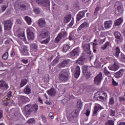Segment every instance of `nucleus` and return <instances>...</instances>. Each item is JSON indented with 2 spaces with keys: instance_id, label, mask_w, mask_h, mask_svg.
Here are the masks:
<instances>
[{
  "instance_id": "473e14b6",
  "label": "nucleus",
  "mask_w": 125,
  "mask_h": 125,
  "mask_svg": "<svg viewBox=\"0 0 125 125\" xmlns=\"http://www.w3.org/2000/svg\"><path fill=\"white\" fill-rule=\"evenodd\" d=\"M82 69L83 75H86L85 73H87V71H88V66L83 65V66Z\"/></svg>"
},
{
  "instance_id": "ea45409f",
  "label": "nucleus",
  "mask_w": 125,
  "mask_h": 125,
  "mask_svg": "<svg viewBox=\"0 0 125 125\" xmlns=\"http://www.w3.org/2000/svg\"><path fill=\"white\" fill-rule=\"evenodd\" d=\"M104 73L105 75V76H111V72L107 70V68L106 67L104 68Z\"/></svg>"
},
{
  "instance_id": "f704fd0d",
  "label": "nucleus",
  "mask_w": 125,
  "mask_h": 125,
  "mask_svg": "<svg viewBox=\"0 0 125 125\" xmlns=\"http://www.w3.org/2000/svg\"><path fill=\"white\" fill-rule=\"evenodd\" d=\"M18 7L21 8V10H26V5L23 4L17 3Z\"/></svg>"
},
{
  "instance_id": "9b49d317",
  "label": "nucleus",
  "mask_w": 125,
  "mask_h": 125,
  "mask_svg": "<svg viewBox=\"0 0 125 125\" xmlns=\"http://www.w3.org/2000/svg\"><path fill=\"white\" fill-rule=\"evenodd\" d=\"M109 70L116 72L117 70L120 68V65L118 62H114L112 65L108 66Z\"/></svg>"
},
{
  "instance_id": "ddd939ff",
  "label": "nucleus",
  "mask_w": 125,
  "mask_h": 125,
  "mask_svg": "<svg viewBox=\"0 0 125 125\" xmlns=\"http://www.w3.org/2000/svg\"><path fill=\"white\" fill-rule=\"evenodd\" d=\"M8 84H7L5 81H0V88H1V89L6 90L8 89Z\"/></svg>"
},
{
  "instance_id": "2eb2a0df",
  "label": "nucleus",
  "mask_w": 125,
  "mask_h": 125,
  "mask_svg": "<svg viewBox=\"0 0 125 125\" xmlns=\"http://www.w3.org/2000/svg\"><path fill=\"white\" fill-rule=\"evenodd\" d=\"M114 36L118 42H121L123 41V37H122V35L120 32L118 31L114 32Z\"/></svg>"
},
{
  "instance_id": "680f3d73",
  "label": "nucleus",
  "mask_w": 125,
  "mask_h": 125,
  "mask_svg": "<svg viewBox=\"0 0 125 125\" xmlns=\"http://www.w3.org/2000/svg\"><path fill=\"white\" fill-rule=\"evenodd\" d=\"M49 117H50V118L52 119H53L54 117L53 116V113L52 112H50L49 114Z\"/></svg>"
},
{
  "instance_id": "8fccbe9b",
  "label": "nucleus",
  "mask_w": 125,
  "mask_h": 125,
  "mask_svg": "<svg viewBox=\"0 0 125 125\" xmlns=\"http://www.w3.org/2000/svg\"><path fill=\"white\" fill-rule=\"evenodd\" d=\"M105 125H114V121L113 120H108Z\"/></svg>"
},
{
  "instance_id": "49530a36",
  "label": "nucleus",
  "mask_w": 125,
  "mask_h": 125,
  "mask_svg": "<svg viewBox=\"0 0 125 125\" xmlns=\"http://www.w3.org/2000/svg\"><path fill=\"white\" fill-rule=\"evenodd\" d=\"M8 104H9V105H12V103L11 102H10V101L8 100V101H5L3 102V105H4V106H7V105H8Z\"/></svg>"
},
{
  "instance_id": "864d4df0",
  "label": "nucleus",
  "mask_w": 125,
  "mask_h": 125,
  "mask_svg": "<svg viewBox=\"0 0 125 125\" xmlns=\"http://www.w3.org/2000/svg\"><path fill=\"white\" fill-rule=\"evenodd\" d=\"M27 122L28 124H33V123H35V119L31 118L30 119L28 120Z\"/></svg>"
},
{
  "instance_id": "3c124183",
  "label": "nucleus",
  "mask_w": 125,
  "mask_h": 125,
  "mask_svg": "<svg viewBox=\"0 0 125 125\" xmlns=\"http://www.w3.org/2000/svg\"><path fill=\"white\" fill-rule=\"evenodd\" d=\"M82 106H83V104H82V102L79 101L77 102V107L79 109H82Z\"/></svg>"
},
{
  "instance_id": "cd10ccee",
  "label": "nucleus",
  "mask_w": 125,
  "mask_h": 125,
  "mask_svg": "<svg viewBox=\"0 0 125 125\" xmlns=\"http://www.w3.org/2000/svg\"><path fill=\"white\" fill-rule=\"evenodd\" d=\"M71 46L69 44H64L63 47V52H67L70 49Z\"/></svg>"
},
{
  "instance_id": "f03ea898",
  "label": "nucleus",
  "mask_w": 125,
  "mask_h": 125,
  "mask_svg": "<svg viewBox=\"0 0 125 125\" xmlns=\"http://www.w3.org/2000/svg\"><path fill=\"white\" fill-rule=\"evenodd\" d=\"M68 78H69V75L65 70L61 71L59 74V78L62 82H67Z\"/></svg>"
},
{
  "instance_id": "c85d7f7f",
  "label": "nucleus",
  "mask_w": 125,
  "mask_h": 125,
  "mask_svg": "<svg viewBox=\"0 0 125 125\" xmlns=\"http://www.w3.org/2000/svg\"><path fill=\"white\" fill-rule=\"evenodd\" d=\"M122 23H123V18H120L114 22V24L115 26H119V25Z\"/></svg>"
},
{
  "instance_id": "338daca9",
  "label": "nucleus",
  "mask_w": 125,
  "mask_h": 125,
  "mask_svg": "<svg viewBox=\"0 0 125 125\" xmlns=\"http://www.w3.org/2000/svg\"><path fill=\"white\" fill-rule=\"evenodd\" d=\"M6 9V6L5 5H2L1 6V10L2 11H5V10Z\"/></svg>"
},
{
  "instance_id": "6e6d98bb",
  "label": "nucleus",
  "mask_w": 125,
  "mask_h": 125,
  "mask_svg": "<svg viewBox=\"0 0 125 125\" xmlns=\"http://www.w3.org/2000/svg\"><path fill=\"white\" fill-rule=\"evenodd\" d=\"M8 98H10L12 96V92L11 91H10L7 94Z\"/></svg>"
},
{
  "instance_id": "393cba45",
  "label": "nucleus",
  "mask_w": 125,
  "mask_h": 125,
  "mask_svg": "<svg viewBox=\"0 0 125 125\" xmlns=\"http://www.w3.org/2000/svg\"><path fill=\"white\" fill-rule=\"evenodd\" d=\"M83 17H84V12L83 11H81L78 13L77 16V21H80Z\"/></svg>"
},
{
  "instance_id": "7c9ffc66",
  "label": "nucleus",
  "mask_w": 125,
  "mask_h": 125,
  "mask_svg": "<svg viewBox=\"0 0 125 125\" xmlns=\"http://www.w3.org/2000/svg\"><path fill=\"white\" fill-rule=\"evenodd\" d=\"M23 92L25 94H30V93H31V89H30V86L27 85L24 88Z\"/></svg>"
},
{
  "instance_id": "f3484780",
  "label": "nucleus",
  "mask_w": 125,
  "mask_h": 125,
  "mask_svg": "<svg viewBox=\"0 0 125 125\" xmlns=\"http://www.w3.org/2000/svg\"><path fill=\"white\" fill-rule=\"evenodd\" d=\"M38 24L40 28H43V27H45V20L43 18L40 19L38 20Z\"/></svg>"
},
{
  "instance_id": "6e6552de",
  "label": "nucleus",
  "mask_w": 125,
  "mask_h": 125,
  "mask_svg": "<svg viewBox=\"0 0 125 125\" xmlns=\"http://www.w3.org/2000/svg\"><path fill=\"white\" fill-rule=\"evenodd\" d=\"M101 81H102V73L100 72L95 77L94 83L95 84L98 85V84H100L101 83Z\"/></svg>"
},
{
  "instance_id": "79ce46f5",
  "label": "nucleus",
  "mask_w": 125,
  "mask_h": 125,
  "mask_svg": "<svg viewBox=\"0 0 125 125\" xmlns=\"http://www.w3.org/2000/svg\"><path fill=\"white\" fill-rule=\"evenodd\" d=\"M27 80L26 79L21 80V87H23L24 85L27 84Z\"/></svg>"
},
{
  "instance_id": "423d86ee",
  "label": "nucleus",
  "mask_w": 125,
  "mask_h": 125,
  "mask_svg": "<svg viewBox=\"0 0 125 125\" xmlns=\"http://www.w3.org/2000/svg\"><path fill=\"white\" fill-rule=\"evenodd\" d=\"M12 21H4V28L5 30L9 31L12 28Z\"/></svg>"
},
{
  "instance_id": "de8ad7c7",
  "label": "nucleus",
  "mask_w": 125,
  "mask_h": 125,
  "mask_svg": "<svg viewBox=\"0 0 125 125\" xmlns=\"http://www.w3.org/2000/svg\"><path fill=\"white\" fill-rule=\"evenodd\" d=\"M74 117L73 113L70 114L67 117V119L69 122H71L72 121V120L74 119Z\"/></svg>"
},
{
  "instance_id": "39448f33",
  "label": "nucleus",
  "mask_w": 125,
  "mask_h": 125,
  "mask_svg": "<svg viewBox=\"0 0 125 125\" xmlns=\"http://www.w3.org/2000/svg\"><path fill=\"white\" fill-rule=\"evenodd\" d=\"M27 39L29 41H34L35 39V34H34V32L32 31V29H31V28H28L27 29Z\"/></svg>"
},
{
  "instance_id": "aec40b11",
  "label": "nucleus",
  "mask_w": 125,
  "mask_h": 125,
  "mask_svg": "<svg viewBox=\"0 0 125 125\" xmlns=\"http://www.w3.org/2000/svg\"><path fill=\"white\" fill-rule=\"evenodd\" d=\"M84 60H85V58H84L83 56H81L76 61V64H79V65H83Z\"/></svg>"
},
{
  "instance_id": "a19ab883",
  "label": "nucleus",
  "mask_w": 125,
  "mask_h": 125,
  "mask_svg": "<svg viewBox=\"0 0 125 125\" xmlns=\"http://www.w3.org/2000/svg\"><path fill=\"white\" fill-rule=\"evenodd\" d=\"M94 64L95 66V67H97V68L100 67L101 66V63H100V62L96 60L95 62H94Z\"/></svg>"
},
{
  "instance_id": "a878e982",
  "label": "nucleus",
  "mask_w": 125,
  "mask_h": 125,
  "mask_svg": "<svg viewBox=\"0 0 125 125\" xmlns=\"http://www.w3.org/2000/svg\"><path fill=\"white\" fill-rule=\"evenodd\" d=\"M114 50H115V56L116 57H119V55H120V53H121V50H120V47L117 46L115 48Z\"/></svg>"
},
{
  "instance_id": "4468645a",
  "label": "nucleus",
  "mask_w": 125,
  "mask_h": 125,
  "mask_svg": "<svg viewBox=\"0 0 125 125\" xmlns=\"http://www.w3.org/2000/svg\"><path fill=\"white\" fill-rule=\"evenodd\" d=\"M104 26L106 30L110 29V28L113 26V21L110 20L104 21Z\"/></svg>"
},
{
  "instance_id": "052dcab7",
  "label": "nucleus",
  "mask_w": 125,
  "mask_h": 125,
  "mask_svg": "<svg viewBox=\"0 0 125 125\" xmlns=\"http://www.w3.org/2000/svg\"><path fill=\"white\" fill-rule=\"evenodd\" d=\"M117 10L118 11L119 14L118 15H120V14H122L123 11L122 10V8H120V7L117 8Z\"/></svg>"
},
{
  "instance_id": "0e129e2a",
  "label": "nucleus",
  "mask_w": 125,
  "mask_h": 125,
  "mask_svg": "<svg viewBox=\"0 0 125 125\" xmlns=\"http://www.w3.org/2000/svg\"><path fill=\"white\" fill-rule=\"evenodd\" d=\"M62 35V36L63 38H66V36H67V32H64L62 33H61Z\"/></svg>"
},
{
  "instance_id": "0eeeda50",
  "label": "nucleus",
  "mask_w": 125,
  "mask_h": 125,
  "mask_svg": "<svg viewBox=\"0 0 125 125\" xmlns=\"http://www.w3.org/2000/svg\"><path fill=\"white\" fill-rule=\"evenodd\" d=\"M18 99L20 103H21V104H24V103H27V102H29V101H30L29 98L24 96H19Z\"/></svg>"
},
{
  "instance_id": "09e8293b",
  "label": "nucleus",
  "mask_w": 125,
  "mask_h": 125,
  "mask_svg": "<svg viewBox=\"0 0 125 125\" xmlns=\"http://www.w3.org/2000/svg\"><path fill=\"white\" fill-rule=\"evenodd\" d=\"M112 85H114V86H118L119 85V83L115 81L114 80V78L112 79Z\"/></svg>"
},
{
  "instance_id": "bb28decb",
  "label": "nucleus",
  "mask_w": 125,
  "mask_h": 125,
  "mask_svg": "<svg viewBox=\"0 0 125 125\" xmlns=\"http://www.w3.org/2000/svg\"><path fill=\"white\" fill-rule=\"evenodd\" d=\"M88 24L86 22H83L81 25L79 26L78 30V31H81L82 29H83V28H86L88 27Z\"/></svg>"
},
{
  "instance_id": "603ef678",
  "label": "nucleus",
  "mask_w": 125,
  "mask_h": 125,
  "mask_svg": "<svg viewBox=\"0 0 125 125\" xmlns=\"http://www.w3.org/2000/svg\"><path fill=\"white\" fill-rule=\"evenodd\" d=\"M50 40V38H48L46 39V40H45L42 42V43H44L45 44H46V43H48L49 42V41Z\"/></svg>"
},
{
  "instance_id": "9d476101",
  "label": "nucleus",
  "mask_w": 125,
  "mask_h": 125,
  "mask_svg": "<svg viewBox=\"0 0 125 125\" xmlns=\"http://www.w3.org/2000/svg\"><path fill=\"white\" fill-rule=\"evenodd\" d=\"M82 45H83V50L86 53H90V45L89 43H84V42H83Z\"/></svg>"
},
{
  "instance_id": "69168bd1",
  "label": "nucleus",
  "mask_w": 125,
  "mask_h": 125,
  "mask_svg": "<svg viewBox=\"0 0 125 125\" xmlns=\"http://www.w3.org/2000/svg\"><path fill=\"white\" fill-rule=\"evenodd\" d=\"M21 62H22V63H24V64H27L28 63V60L22 59L21 60Z\"/></svg>"
},
{
  "instance_id": "c9c22d12",
  "label": "nucleus",
  "mask_w": 125,
  "mask_h": 125,
  "mask_svg": "<svg viewBox=\"0 0 125 125\" xmlns=\"http://www.w3.org/2000/svg\"><path fill=\"white\" fill-rule=\"evenodd\" d=\"M24 19L28 25H30V24L32 23V20H31V18L28 17L27 16L25 17Z\"/></svg>"
},
{
  "instance_id": "7ed1b4c3",
  "label": "nucleus",
  "mask_w": 125,
  "mask_h": 125,
  "mask_svg": "<svg viewBox=\"0 0 125 125\" xmlns=\"http://www.w3.org/2000/svg\"><path fill=\"white\" fill-rule=\"evenodd\" d=\"M36 2L43 6L44 8H49V5H50L49 0H36Z\"/></svg>"
},
{
  "instance_id": "13d9d810",
  "label": "nucleus",
  "mask_w": 125,
  "mask_h": 125,
  "mask_svg": "<svg viewBox=\"0 0 125 125\" xmlns=\"http://www.w3.org/2000/svg\"><path fill=\"white\" fill-rule=\"evenodd\" d=\"M121 59L123 61H125V54H121Z\"/></svg>"
},
{
  "instance_id": "412c9836",
  "label": "nucleus",
  "mask_w": 125,
  "mask_h": 125,
  "mask_svg": "<svg viewBox=\"0 0 125 125\" xmlns=\"http://www.w3.org/2000/svg\"><path fill=\"white\" fill-rule=\"evenodd\" d=\"M40 37H41L42 39L47 38L48 37V31L45 29H43L42 31Z\"/></svg>"
},
{
  "instance_id": "5fc2aeb1",
  "label": "nucleus",
  "mask_w": 125,
  "mask_h": 125,
  "mask_svg": "<svg viewBox=\"0 0 125 125\" xmlns=\"http://www.w3.org/2000/svg\"><path fill=\"white\" fill-rule=\"evenodd\" d=\"M116 113V111L113 110H110V116H112V117H114L115 116V114Z\"/></svg>"
},
{
  "instance_id": "bf43d9fd",
  "label": "nucleus",
  "mask_w": 125,
  "mask_h": 125,
  "mask_svg": "<svg viewBox=\"0 0 125 125\" xmlns=\"http://www.w3.org/2000/svg\"><path fill=\"white\" fill-rule=\"evenodd\" d=\"M41 118L42 119V121L43 122V123H45V122H46V117H45V116L42 115L41 116Z\"/></svg>"
},
{
  "instance_id": "774afa93",
  "label": "nucleus",
  "mask_w": 125,
  "mask_h": 125,
  "mask_svg": "<svg viewBox=\"0 0 125 125\" xmlns=\"http://www.w3.org/2000/svg\"><path fill=\"white\" fill-rule=\"evenodd\" d=\"M119 100L120 101H125V97H119Z\"/></svg>"
},
{
  "instance_id": "1a4fd4ad",
  "label": "nucleus",
  "mask_w": 125,
  "mask_h": 125,
  "mask_svg": "<svg viewBox=\"0 0 125 125\" xmlns=\"http://www.w3.org/2000/svg\"><path fill=\"white\" fill-rule=\"evenodd\" d=\"M80 52H81V50L80 49L79 47H77L73 50H72L71 53V57H74V56H79V54H80Z\"/></svg>"
},
{
  "instance_id": "b1692460",
  "label": "nucleus",
  "mask_w": 125,
  "mask_h": 125,
  "mask_svg": "<svg viewBox=\"0 0 125 125\" xmlns=\"http://www.w3.org/2000/svg\"><path fill=\"white\" fill-rule=\"evenodd\" d=\"M47 92L51 96H55L56 95V90L54 88H51L50 90L47 91Z\"/></svg>"
},
{
  "instance_id": "37998d69",
  "label": "nucleus",
  "mask_w": 125,
  "mask_h": 125,
  "mask_svg": "<svg viewBox=\"0 0 125 125\" xmlns=\"http://www.w3.org/2000/svg\"><path fill=\"white\" fill-rule=\"evenodd\" d=\"M2 58L4 60H6L8 58V53L7 52H5L2 56Z\"/></svg>"
},
{
  "instance_id": "2f4dec72",
  "label": "nucleus",
  "mask_w": 125,
  "mask_h": 125,
  "mask_svg": "<svg viewBox=\"0 0 125 125\" xmlns=\"http://www.w3.org/2000/svg\"><path fill=\"white\" fill-rule=\"evenodd\" d=\"M71 18H72V15H71L65 17L63 19L64 23H68L71 20Z\"/></svg>"
},
{
  "instance_id": "a211bd4d",
  "label": "nucleus",
  "mask_w": 125,
  "mask_h": 125,
  "mask_svg": "<svg viewBox=\"0 0 125 125\" xmlns=\"http://www.w3.org/2000/svg\"><path fill=\"white\" fill-rule=\"evenodd\" d=\"M21 54H22V55L25 56L29 55V53L28 52V46L25 45L22 46Z\"/></svg>"
},
{
  "instance_id": "e2e57ef3",
  "label": "nucleus",
  "mask_w": 125,
  "mask_h": 125,
  "mask_svg": "<svg viewBox=\"0 0 125 125\" xmlns=\"http://www.w3.org/2000/svg\"><path fill=\"white\" fill-rule=\"evenodd\" d=\"M90 113V110H89V109H87L85 113L86 116L88 117V116H89Z\"/></svg>"
},
{
  "instance_id": "6ab92c4d",
  "label": "nucleus",
  "mask_w": 125,
  "mask_h": 125,
  "mask_svg": "<svg viewBox=\"0 0 125 125\" xmlns=\"http://www.w3.org/2000/svg\"><path fill=\"white\" fill-rule=\"evenodd\" d=\"M80 75H81V68H80L79 65H77L75 69L74 77L76 79H78V77H80Z\"/></svg>"
},
{
  "instance_id": "f257e3e1",
  "label": "nucleus",
  "mask_w": 125,
  "mask_h": 125,
  "mask_svg": "<svg viewBox=\"0 0 125 125\" xmlns=\"http://www.w3.org/2000/svg\"><path fill=\"white\" fill-rule=\"evenodd\" d=\"M94 98L98 101H104L107 98V94L103 91H98L94 95Z\"/></svg>"
},
{
  "instance_id": "20e7f679",
  "label": "nucleus",
  "mask_w": 125,
  "mask_h": 125,
  "mask_svg": "<svg viewBox=\"0 0 125 125\" xmlns=\"http://www.w3.org/2000/svg\"><path fill=\"white\" fill-rule=\"evenodd\" d=\"M72 63V61L69 59L63 60L62 62H60L59 64V67L61 68H65L67 65H69V64H71Z\"/></svg>"
},
{
  "instance_id": "dca6fc26",
  "label": "nucleus",
  "mask_w": 125,
  "mask_h": 125,
  "mask_svg": "<svg viewBox=\"0 0 125 125\" xmlns=\"http://www.w3.org/2000/svg\"><path fill=\"white\" fill-rule=\"evenodd\" d=\"M18 37L23 41V42H26L27 39L25 37V32L19 31L17 32Z\"/></svg>"
},
{
  "instance_id": "58836bf2",
  "label": "nucleus",
  "mask_w": 125,
  "mask_h": 125,
  "mask_svg": "<svg viewBox=\"0 0 125 125\" xmlns=\"http://www.w3.org/2000/svg\"><path fill=\"white\" fill-rule=\"evenodd\" d=\"M59 57H56L54 60L52 62V65H55V64H57L59 62Z\"/></svg>"
},
{
  "instance_id": "4be33fe9",
  "label": "nucleus",
  "mask_w": 125,
  "mask_h": 125,
  "mask_svg": "<svg viewBox=\"0 0 125 125\" xmlns=\"http://www.w3.org/2000/svg\"><path fill=\"white\" fill-rule=\"evenodd\" d=\"M123 72H124V69H120L118 72L114 74V77L116 79H119V78H122V77H123Z\"/></svg>"
},
{
  "instance_id": "72a5a7b5",
  "label": "nucleus",
  "mask_w": 125,
  "mask_h": 125,
  "mask_svg": "<svg viewBox=\"0 0 125 125\" xmlns=\"http://www.w3.org/2000/svg\"><path fill=\"white\" fill-rule=\"evenodd\" d=\"M32 112H34V113H37V111H38V109H39V106L37 104L32 105Z\"/></svg>"
},
{
  "instance_id": "5701e85b",
  "label": "nucleus",
  "mask_w": 125,
  "mask_h": 125,
  "mask_svg": "<svg viewBox=\"0 0 125 125\" xmlns=\"http://www.w3.org/2000/svg\"><path fill=\"white\" fill-rule=\"evenodd\" d=\"M30 49L32 52H37L38 51V45L36 43L30 44Z\"/></svg>"
},
{
  "instance_id": "c756f323",
  "label": "nucleus",
  "mask_w": 125,
  "mask_h": 125,
  "mask_svg": "<svg viewBox=\"0 0 125 125\" xmlns=\"http://www.w3.org/2000/svg\"><path fill=\"white\" fill-rule=\"evenodd\" d=\"M83 39L84 40L83 42H84V43H86V42H87V43H88V42H90V37H89V36L87 35L83 36Z\"/></svg>"
},
{
  "instance_id": "4d7b16f0",
  "label": "nucleus",
  "mask_w": 125,
  "mask_h": 125,
  "mask_svg": "<svg viewBox=\"0 0 125 125\" xmlns=\"http://www.w3.org/2000/svg\"><path fill=\"white\" fill-rule=\"evenodd\" d=\"M101 110V106H96L95 107H94V110L96 111V112H98V110Z\"/></svg>"
},
{
  "instance_id": "4c0bfd02",
  "label": "nucleus",
  "mask_w": 125,
  "mask_h": 125,
  "mask_svg": "<svg viewBox=\"0 0 125 125\" xmlns=\"http://www.w3.org/2000/svg\"><path fill=\"white\" fill-rule=\"evenodd\" d=\"M62 37H63L62 34L59 33L55 39L56 42H58L62 39Z\"/></svg>"
},
{
  "instance_id": "f8f14e48",
  "label": "nucleus",
  "mask_w": 125,
  "mask_h": 125,
  "mask_svg": "<svg viewBox=\"0 0 125 125\" xmlns=\"http://www.w3.org/2000/svg\"><path fill=\"white\" fill-rule=\"evenodd\" d=\"M33 112V109H32V104H27L25 107V112L26 115H30L31 113Z\"/></svg>"
},
{
  "instance_id": "a18cd8bd",
  "label": "nucleus",
  "mask_w": 125,
  "mask_h": 125,
  "mask_svg": "<svg viewBox=\"0 0 125 125\" xmlns=\"http://www.w3.org/2000/svg\"><path fill=\"white\" fill-rule=\"evenodd\" d=\"M33 10L35 13H36V14H40V13H41V10H40V9H39V8L34 7Z\"/></svg>"
},
{
  "instance_id": "c03bdc74",
  "label": "nucleus",
  "mask_w": 125,
  "mask_h": 125,
  "mask_svg": "<svg viewBox=\"0 0 125 125\" xmlns=\"http://www.w3.org/2000/svg\"><path fill=\"white\" fill-rule=\"evenodd\" d=\"M109 104H110V105H114L115 104V100L114 99V98H110Z\"/></svg>"
},
{
  "instance_id": "e433bc0d",
  "label": "nucleus",
  "mask_w": 125,
  "mask_h": 125,
  "mask_svg": "<svg viewBox=\"0 0 125 125\" xmlns=\"http://www.w3.org/2000/svg\"><path fill=\"white\" fill-rule=\"evenodd\" d=\"M110 45V42H107L105 43L104 45H103L101 47L102 49H103V50H104V49H106V48Z\"/></svg>"
}]
</instances>
